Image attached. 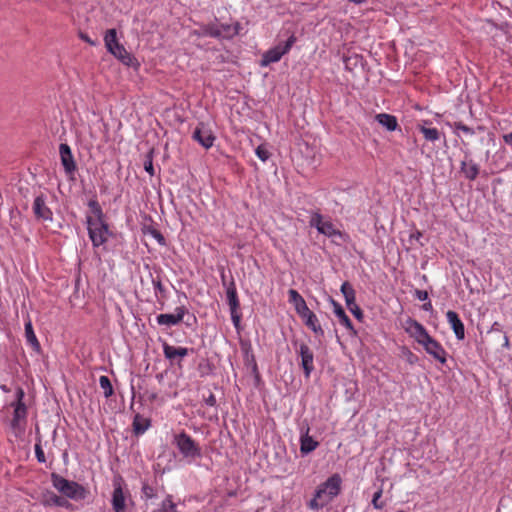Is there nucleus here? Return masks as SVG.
Here are the masks:
<instances>
[{
    "mask_svg": "<svg viewBox=\"0 0 512 512\" xmlns=\"http://www.w3.org/2000/svg\"><path fill=\"white\" fill-rule=\"evenodd\" d=\"M155 398H156V394H153V395L151 396V399H155Z\"/></svg>",
    "mask_w": 512,
    "mask_h": 512,
    "instance_id": "e2e57ef3",
    "label": "nucleus"
},
{
    "mask_svg": "<svg viewBox=\"0 0 512 512\" xmlns=\"http://www.w3.org/2000/svg\"><path fill=\"white\" fill-rule=\"evenodd\" d=\"M446 318L447 322L454 331L456 338L458 340H463L465 338V327L459 315L455 311L449 310L446 313Z\"/></svg>",
    "mask_w": 512,
    "mask_h": 512,
    "instance_id": "a211bd4d",
    "label": "nucleus"
},
{
    "mask_svg": "<svg viewBox=\"0 0 512 512\" xmlns=\"http://www.w3.org/2000/svg\"><path fill=\"white\" fill-rule=\"evenodd\" d=\"M430 123H431L430 121L425 120V121H423L422 124H418L417 127H418L419 131L423 134L426 141H429V142L438 141L441 136L440 131L437 128L428 127L427 125Z\"/></svg>",
    "mask_w": 512,
    "mask_h": 512,
    "instance_id": "b1692460",
    "label": "nucleus"
},
{
    "mask_svg": "<svg viewBox=\"0 0 512 512\" xmlns=\"http://www.w3.org/2000/svg\"><path fill=\"white\" fill-rule=\"evenodd\" d=\"M192 139L202 145L204 148L209 149L213 146L215 136L210 128L204 123H199L192 133Z\"/></svg>",
    "mask_w": 512,
    "mask_h": 512,
    "instance_id": "f8f14e48",
    "label": "nucleus"
},
{
    "mask_svg": "<svg viewBox=\"0 0 512 512\" xmlns=\"http://www.w3.org/2000/svg\"><path fill=\"white\" fill-rule=\"evenodd\" d=\"M205 403L206 405L211 407L215 406L217 403L215 395L213 393H210L209 396L205 398Z\"/></svg>",
    "mask_w": 512,
    "mask_h": 512,
    "instance_id": "3c124183",
    "label": "nucleus"
},
{
    "mask_svg": "<svg viewBox=\"0 0 512 512\" xmlns=\"http://www.w3.org/2000/svg\"><path fill=\"white\" fill-rule=\"evenodd\" d=\"M304 321L305 325L310 328L316 335L323 336L324 330L319 324L317 316L308 307L298 314Z\"/></svg>",
    "mask_w": 512,
    "mask_h": 512,
    "instance_id": "dca6fc26",
    "label": "nucleus"
},
{
    "mask_svg": "<svg viewBox=\"0 0 512 512\" xmlns=\"http://www.w3.org/2000/svg\"><path fill=\"white\" fill-rule=\"evenodd\" d=\"M289 302L293 305L297 304L299 301L303 299V297L294 289H290L288 291Z\"/></svg>",
    "mask_w": 512,
    "mask_h": 512,
    "instance_id": "a18cd8bd",
    "label": "nucleus"
},
{
    "mask_svg": "<svg viewBox=\"0 0 512 512\" xmlns=\"http://www.w3.org/2000/svg\"><path fill=\"white\" fill-rule=\"evenodd\" d=\"M25 337H26L27 343L32 347V349L35 352L40 353L41 345L35 335V332H34V329L32 326V322L29 318L25 322Z\"/></svg>",
    "mask_w": 512,
    "mask_h": 512,
    "instance_id": "393cba45",
    "label": "nucleus"
},
{
    "mask_svg": "<svg viewBox=\"0 0 512 512\" xmlns=\"http://www.w3.org/2000/svg\"><path fill=\"white\" fill-rule=\"evenodd\" d=\"M403 328L420 345L430 336L420 322L410 317L403 323Z\"/></svg>",
    "mask_w": 512,
    "mask_h": 512,
    "instance_id": "1a4fd4ad",
    "label": "nucleus"
},
{
    "mask_svg": "<svg viewBox=\"0 0 512 512\" xmlns=\"http://www.w3.org/2000/svg\"><path fill=\"white\" fill-rule=\"evenodd\" d=\"M104 42L107 50L117 51L123 45L118 42L116 29H109L104 36Z\"/></svg>",
    "mask_w": 512,
    "mask_h": 512,
    "instance_id": "c85d7f7f",
    "label": "nucleus"
},
{
    "mask_svg": "<svg viewBox=\"0 0 512 512\" xmlns=\"http://www.w3.org/2000/svg\"><path fill=\"white\" fill-rule=\"evenodd\" d=\"M341 292L345 298L346 305L354 304L356 300L355 290L349 282L345 281L342 283Z\"/></svg>",
    "mask_w": 512,
    "mask_h": 512,
    "instance_id": "7c9ffc66",
    "label": "nucleus"
},
{
    "mask_svg": "<svg viewBox=\"0 0 512 512\" xmlns=\"http://www.w3.org/2000/svg\"><path fill=\"white\" fill-rule=\"evenodd\" d=\"M309 432V426L301 428L300 452L302 455H308L319 446V443L309 435Z\"/></svg>",
    "mask_w": 512,
    "mask_h": 512,
    "instance_id": "f3484780",
    "label": "nucleus"
},
{
    "mask_svg": "<svg viewBox=\"0 0 512 512\" xmlns=\"http://www.w3.org/2000/svg\"><path fill=\"white\" fill-rule=\"evenodd\" d=\"M461 173L465 176L468 180H475L479 175V165L476 164L472 159L461 162L460 166Z\"/></svg>",
    "mask_w": 512,
    "mask_h": 512,
    "instance_id": "4be33fe9",
    "label": "nucleus"
},
{
    "mask_svg": "<svg viewBox=\"0 0 512 512\" xmlns=\"http://www.w3.org/2000/svg\"><path fill=\"white\" fill-rule=\"evenodd\" d=\"M309 224L327 237H343V233L331 221L324 220L323 216L318 212L312 214Z\"/></svg>",
    "mask_w": 512,
    "mask_h": 512,
    "instance_id": "6e6552de",
    "label": "nucleus"
},
{
    "mask_svg": "<svg viewBox=\"0 0 512 512\" xmlns=\"http://www.w3.org/2000/svg\"><path fill=\"white\" fill-rule=\"evenodd\" d=\"M347 307L358 320L363 318V312L361 308L356 304V300L354 301V304L347 305Z\"/></svg>",
    "mask_w": 512,
    "mask_h": 512,
    "instance_id": "79ce46f5",
    "label": "nucleus"
},
{
    "mask_svg": "<svg viewBox=\"0 0 512 512\" xmlns=\"http://www.w3.org/2000/svg\"><path fill=\"white\" fill-rule=\"evenodd\" d=\"M375 120L385 127L388 131H395L398 129L399 124L394 115L387 113H379L375 116Z\"/></svg>",
    "mask_w": 512,
    "mask_h": 512,
    "instance_id": "5701e85b",
    "label": "nucleus"
},
{
    "mask_svg": "<svg viewBox=\"0 0 512 512\" xmlns=\"http://www.w3.org/2000/svg\"><path fill=\"white\" fill-rule=\"evenodd\" d=\"M421 346L424 350L431 355L435 360L441 364H445L447 361V352L444 347L433 337L429 336Z\"/></svg>",
    "mask_w": 512,
    "mask_h": 512,
    "instance_id": "9b49d317",
    "label": "nucleus"
},
{
    "mask_svg": "<svg viewBox=\"0 0 512 512\" xmlns=\"http://www.w3.org/2000/svg\"><path fill=\"white\" fill-rule=\"evenodd\" d=\"M104 42L107 50L117 51L123 45L118 42L116 29H109L104 36Z\"/></svg>",
    "mask_w": 512,
    "mask_h": 512,
    "instance_id": "cd10ccee",
    "label": "nucleus"
},
{
    "mask_svg": "<svg viewBox=\"0 0 512 512\" xmlns=\"http://www.w3.org/2000/svg\"><path fill=\"white\" fill-rule=\"evenodd\" d=\"M208 27H212V24L211 23L201 24L198 30L193 31V34L196 36H209V34L203 33L204 29H206Z\"/></svg>",
    "mask_w": 512,
    "mask_h": 512,
    "instance_id": "de8ad7c7",
    "label": "nucleus"
},
{
    "mask_svg": "<svg viewBox=\"0 0 512 512\" xmlns=\"http://www.w3.org/2000/svg\"><path fill=\"white\" fill-rule=\"evenodd\" d=\"M163 353L166 359L173 361L175 358H184L189 350L186 347H175L167 342H163Z\"/></svg>",
    "mask_w": 512,
    "mask_h": 512,
    "instance_id": "412c9836",
    "label": "nucleus"
},
{
    "mask_svg": "<svg viewBox=\"0 0 512 512\" xmlns=\"http://www.w3.org/2000/svg\"><path fill=\"white\" fill-rule=\"evenodd\" d=\"M292 344L295 348L297 355L301 359V367L303 369L306 378H309L311 373L314 371V354L311 348L306 343H299L297 340H293Z\"/></svg>",
    "mask_w": 512,
    "mask_h": 512,
    "instance_id": "423d86ee",
    "label": "nucleus"
},
{
    "mask_svg": "<svg viewBox=\"0 0 512 512\" xmlns=\"http://www.w3.org/2000/svg\"><path fill=\"white\" fill-rule=\"evenodd\" d=\"M422 308H423V310H425V311H430V310H432V304H431V302H430V301H428V302L424 303V304H423V306H422Z\"/></svg>",
    "mask_w": 512,
    "mask_h": 512,
    "instance_id": "6e6d98bb",
    "label": "nucleus"
},
{
    "mask_svg": "<svg viewBox=\"0 0 512 512\" xmlns=\"http://www.w3.org/2000/svg\"><path fill=\"white\" fill-rule=\"evenodd\" d=\"M80 38L92 46L97 44V42L93 41L87 34L80 33Z\"/></svg>",
    "mask_w": 512,
    "mask_h": 512,
    "instance_id": "603ef678",
    "label": "nucleus"
},
{
    "mask_svg": "<svg viewBox=\"0 0 512 512\" xmlns=\"http://www.w3.org/2000/svg\"><path fill=\"white\" fill-rule=\"evenodd\" d=\"M212 27L204 29L203 33L209 34V37L219 40H230L239 34L241 26L239 22L232 24L211 23Z\"/></svg>",
    "mask_w": 512,
    "mask_h": 512,
    "instance_id": "20e7f679",
    "label": "nucleus"
},
{
    "mask_svg": "<svg viewBox=\"0 0 512 512\" xmlns=\"http://www.w3.org/2000/svg\"><path fill=\"white\" fill-rule=\"evenodd\" d=\"M397 512H406V511H404V510H398Z\"/></svg>",
    "mask_w": 512,
    "mask_h": 512,
    "instance_id": "0e129e2a",
    "label": "nucleus"
},
{
    "mask_svg": "<svg viewBox=\"0 0 512 512\" xmlns=\"http://www.w3.org/2000/svg\"><path fill=\"white\" fill-rule=\"evenodd\" d=\"M350 2L354 3V4H362L364 3L366 0H349Z\"/></svg>",
    "mask_w": 512,
    "mask_h": 512,
    "instance_id": "13d9d810",
    "label": "nucleus"
},
{
    "mask_svg": "<svg viewBox=\"0 0 512 512\" xmlns=\"http://www.w3.org/2000/svg\"><path fill=\"white\" fill-rule=\"evenodd\" d=\"M415 296L420 301H426L429 298L428 292L425 291V290H416L415 291Z\"/></svg>",
    "mask_w": 512,
    "mask_h": 512,
    "instance_id": "09e8293b",
    "label": "nucleus"
},
{
    "mask_svg": "<svg viewBox=\"0 0 512 512\" xmlns=\"http://www.w3.org/2000/svg\"><path fill=\"white\" fill-rule=\"evenodd\" d=\"M51 480L54 488L67 498L79 501L84 500L88 495V490L85 487L56 473L51 474Z\"/></svg>",
    "mask_w": 512,
    "mask_h": 512,
    "instance_id": "7ed1b4c3",
    "label": "nucleus"
},
{
    "mask_svg": "<svg viewBox=\"0 0 512 512\" xmlns=\"http://www.w3.org/2000/svg\"><path fill=\"white\" fill-rule=\"evenodd\" d=\"M153 512H178L172 496L168 495L160 504V507Z\"/></svg>",
    "mask_w": 512,
    "mask_h": 512,
    "instance_id": "2f4dec72",
    "label": "nucleus"
},
{
    "mask_svg": "<svg viewBox=\"0 0 512 512\" xmlns=\"http://www.w3.org/2000/svg\"><path fill=\"white\" fill-rule=\"evenodd\" d=\"M328 502L325 501V498L323 497H317L316 495L314 498L310 501L309 506L313 509H318L320 507H323Z\"/></svg>",
    "mask_w": 512,
    "mask_h": 512,
    "instance_id": "c03bdc74",
    "label": "nucleus"
},
{
    "mask_svg": "<svg viewBox=\"0 0 512 512\" xmlns=\"http://www.w3.org/2000/svg\"><path fill=\"white\" fill-rule=\"evenodd\" d=\"M112 507L115 512H125V496L120 481H114V490L112 494Z\"/></svg>",
    "mask_w": 512,
    "mask_h": 512,
    "instance_id": "6ab92c4d",
    "label": "nucleus"
},
{
    "mask_svg": "<svg viewBox=\"0 0 512 512\" xmlns=\"http://www.w3.org/2000/svg\"><path fill=\"white\" fill-rule=\"evenodd\" d=\"M133 431L136 435H141L145 433V431L150 426V420L141 416L140 414H136L133 419Z\"/></svg>",
    "mask_w": 512,
    "mask_h": 512,
    "instance_id": "c756f323",
    "label": "nucleus"
},
{
    "mask_svg": "<svg viewBox=\"0 0 512 512\" xmlns=\"http://www.w3.org/2000/svg\"><path fill=\"white\" fill-rule=\"evenodd\" d=\"M477 130H479V131H484V127H483V126H478V127H477Z\"/></svg>",
    "mask_w": 512,
    "mask_h": 512,
    "instance_id": "bf43d9fd",
    "label": "nucleus"
},
{
    "mask_svg": "<svg viewBox=\"0 0 512 512\" xmlns=\"http://www.w3.org/2000/svg\"><path fill=\"white\" fill-rule=\"evenodd\" d=\"M238 310L239 309H230L231 320L236 329L239 328L241 321V315L238 313Z\"/></svg>",
    "mask_w": 512,
    "mask_h": 512,
    "instance_id": "49530a36",
    "label": "nucleus"
},
{
    "mask_svg": "<svg viewBox=\"0 0 512 512\" xmlns=\"http://www.w3.org/2000/svg\"><path fill=\"white\" fill-rule=\"evenodd\" d=\"M503 346L509 348V338L507 335H504Z\"/></svg>",
    "mask_w": 512,
    "mask_h": 512,
    "instance_id": "4d7b16f0",
    "label": "nucleus"
},
{
    "mask_svg": "<svg viewBox=\"0 0 512 512\" xmlns=\"http://www.w3.org/2000/svg\"><path fill=\"white\" fill-rule=\"evenodd\" d=\"M32 210L34 216L42 221H52L53 212L47 205V198L43 193L37 195L34 199Z\"/></svg>",
    "mask_w": 512,
    "mask_h": 512,
    "instance_id": "9d476101",
    "label": "nucleus"
},
{
    "mask_svg": "<svg viewBox=\"0 0 512 512\" xmlns=\"http://www.w3.org/2000/svg\"><path fill=\"white\" fill-rule=\"evenodd\" d=\"M88 207L94 215V217L87 216L86 218L88 235L93 246L99 247L108 240V224L104 219L105 216L103 210L96 199H91L88 202Z\"/></svg>",
    "mask_w": 512,
    "mask_h": 512,
    "instance_id": "f257e3e1",
    "label": "nucleus"
},
{
    "mask_svg": "<svg viewBox=\"0 0 512 512\" xmlns=\"http://www.w3.org/2000/svg\"><path fill=\"white\" fill-rule=\"evenodd\" d=\"M49 502H51L59 507H66L69 504L66 499H64L63 497L57 496L55 494L51 495Z\"/></svg>",
    "mask_w": 512,
    "mask_h": 512,
    "instance_id": "a19ab883",
    "label": "nucleus"
},
{
    "mask_svg": "<svg viewBox=\"0 0 512 512\" xmlns=\"http://www.w3.org/2000/svg\"><path fill=\"white\" fill-rule=\"evenodd\" d=\"M342 479L339 474H333L316 490L317 497L325 498L326 502L337 496L341 489Z\"/></svg>",
    "mask_w": 512,
    "mask_h": 512,
    "instance_id": "0eeeda50",
    "label": "nucleus"
},
{
    "mask_svg": "<svg viewBox=\"0 0 512 512\" xmlns=\"http://www.w3.org/2000/svg\"><path fill=\"white\" fill-rule=\"evenodd\" d=\"M294 307H295L297 314H300L301 311L306 309L308 306L303 298L301 301H299L297 304H295Z\"/></svg>",
    "mask_w": 512,
    "mask_h": 512,
    "instance_id": "8fccbe9b",
    "label": "nucleus"
},
{
    "mask_svg": "<svg viewBox=\"0 0 512 512\" xmlns=\"http://www.w3.org/2000/svg\"><path fill=\"white\" fill-rule=\"evenodd\" d=\"M59 154L61 159V164L63 165L64 171L68 176H73L77 166L71 151V148L66 143H61L59 146Z\"/></svg>",
    "mask_w": 512,
    "mask_h": 512,
    "instance_id": "ddd939ff",
    "label": "nucleus"
},
{
    "mask_svg": "<svg viewBox=\"0 0 512 512\" xmlns=\"http://www.w3.org/2000/svg\"><path fill=\"white\" fill-rule=\"evenodd\" d=\"M503 141L512 147V131L503 135Z\"/></svg>",
    "mask_w": 512,
    "mask_h": 512,
    "instance_id": "864d4df0",
    "label": "nucleus"
},
{
    "mask_svg": "<svg viewBox=\"0 0 512 512\" xmlns=\"http://www.w3.org/2000/svg\"><path fill=\"white\" fill-rule=\"evenodd\" d=\"M226 297L229 309H239L240 302L237 295V289L234 280L232 279L226 287Z\"/></svg>",
    "mask_w": 512,
    "mask_h": 512,
    "instance_id": "bb28decb",
    "label": "nucleus"
},
{
    "mask_svg": "<svg viewBox=\"0 0 512 512\" xmlns=\"http://www.w3.org/2000/svg\"><path fill=\"white\" fill-rule=\"evenodd\" d=\"M331 303L333 306V312L339 319L340 324L343 325L346 329H348L352 335H356V330L354 329L353 324L350 318L345 313L343 307L333 299L331 300Z\"/></svg>",
    "mask_w": 512,
    "mask_h": 512,
    "instance_id": "aec40b11",
    "label": "nucleus"
},
{
    "mask_svg": "<svg viewBox=\"0 0 512 512\" xmlns=\"http://www.w3.org/2000/svg\"><path fill=\"white\" fill-rule=\"evenodd\" d=\"M35 456L37 458V461L39 463H45L46 462V457H45V454H44V451L42 449V445H41V438L39 437L36 444H35Z\"/></svg>",
    "mask_w": 512,
    "mask_h": 512,
    "instance_id": "c9c22d12",
    "label": "nucleus"
},
{
    "mask_svg": "<svg viewBox=\"0 0 512 512\" xmlns=\"http://www.w3.org/2000/svg\"><path fill=\"white\" fill-rule=\"evenodd\" d=\"M253 370L257 371V364L254 362Z\"/></svg>",
    "mask_w": 512,
    "mask_h": 512,
    "instance_id": "680f3d73",
    "label": "nucleus"
},
{
    "mask_svg": "<svg viewBox=\"0 0 512 512\" xmlns=\"http://www.w3.org/2000/svg\"><path fill=\"white\" fill-rule=\"evenodd\" d=\"M382 496V489H378L372 498V505L375 509H382L384 507V502L380 501V498Z\"/></svg>",
    "mask_w": 512,
    "mask_h": 512,
    "instance_id": "58836bf2",
    "label": "nucleus"
},
{
    "mask_svg": "<svg viewBox=\"0 0 512 512\" xmlns=\"http://www.w3.org/2000/svg\"><path fill=\"white\" fill-rule=\"evenodd\" d=\"M152 284L154 286V289H155L156 293H160L164 297L166 290H165V288H164V286L162 284L161 279L159 277L153 278L152 279Z\"/></svg>",
    "mask_w": 512,
    "mask_h": 512,
    "instance_id": "37998d69",
    "label": "nucleus"
},
{
    "mask_svg": "<svg viewBox=\"0 0 512 512\" xmlns=\"http://www.w3.org/2000/svg\"><path fill=\"white\" fill-rule=\"evenodd\" d=\"M188 310L185 306L176 307L174 314H159L156 321L159 325L174 326L179 324Z\"/></svg>",
    "mask_w": 512,
    "mask_h": 512,
    "instance_id": "4468645a",
    "label": "nucleus"
},
{
    "mask_svg": "<svg viewBox=\"0 0 512 512\" xmlns=\"http://www.w3.org/2000/svg\"><path fill=\"white\" fill-rule=\"evenodd\" d=\"M222 282H223V285H226V281H225V276L222 275Z\"/></svg>",
    "mask_w": 512,
    "mask_h": 512,
    "instance_id": "052dcab7",
    "label": "nucleus"
},
{
    "mask_svg": "<svg viewBox=\"0 0 512 512\" xmlns=\"http://www.w3.org/2000/svg\"><path fill=\"white\" fill-rule=\"evenodd\" d=\"M255 152H256V155L258 156V158L261 159L262 161H266L270 157V153L264 145H259L256 148Z\"/></svg>",
    "mask_w": 512,
    "mask_h": 512,
    "instance_id": "ea45409f",
    "label": "nucleus"
},
{
    "mask_svg": "<svg viewBox=\"0 0 512 512\" xmlns=\"http://www.w3.org/2000/svg\"><path fill=\"white\" fill-rule=\"evenodd\" d=\"M110 53L128 67L138 65L136 58L124 46L120 47L117 51H110Z\"/></svg>",
    "mask_w": 512,
    "mask_h": 512,
    "instance_id": "a878e982",
    "label": "nucleus"
},
{
    "mask_svg": "<svg viewBox=\"0 0 512 512\" xmlns=\"http://www.w3.org/2000/svg\"><path fill=\"white\" fill-rule=\"evenodd\" d=\"M144 169L147 173H149L150 176H154L155 171L153 166L152 151L146 155V159L144 161Z\"/></svg>",
    "mask_w": 512,
    "mask_h": 512,
    "instance_id": "4c0bfd02",
    "label": "nucleus"
},
{
    "mask_svg": "<svg viewBox=\"0 0 512 512\" xmlns=\"http://www.w3.org/2000/svg\"><path fill=\"white\" fill-rule=\"evenodd\" d=\"M99 385L104 391L105 398H109L113 395L114 390H113L111 381L107 376H105V375L100 376Z\"/></svg>",
    "mask_w": 512,
    "mask_h": 512,
    "instance_id": "473e14b6",
    "label": "nucleus"
},
{
    "mask_svg": "<svg viewBox=\"0 0 512 512\" xmlns=\"http://www.w3.org/2000/svg\"><path fill=\"white\" fill-rule=\"evenodd\" d=\"M421 237H422V233L419 231H416L415 233L411 234V238L415 239L417 241H419Z\"/></svg>",
    "mask_w": 512,
    "mask_h": 512,
    "instance_id": "5fc2aeb1",
    "label": "nucleus"
},
{
    "mask_svg": "<svg viewBox=\"0 0 512 512\" xmlns=\"http://www.w3.org/2000/svg\"><path fill=\"white\" fill-rule=\"evenodd\" d=\"M141 491H142V497L145 498L146 500L153 499L157 495L155 489L147 483H144L142 485Z\"/></svg>",
    "mask_w": 512,
    "mask_h": 512,
    "instance_id": "f704fd0d",
    "label": "nucleus"
},
{
    "mask_svg": "<svg viewBox=\"0 0 512 512\" xmlns=\"http://www.w3.org/2000/svg\"><path fill=\"white\" fill-rule=\"evenodd\" d=\"M172 444L188 462L202 457L200 445L186 432L182 431L173 436Z\"/></svg>",
    "mask_w": 512,
    "mask_h": 512,
    "instance_id": "f03ea898",
    "label": "nucleus"
},
{
    "mask_svg": "<svg viewBox=\"0 0 512 512\" xmlns=\"http://www.w3.org/2000/svg\"><path fill=\"white\" fill-rule=\"evenodd\" d=\"M295 42L296 37L294 34H292L289 36V38L284 44L280 43L275 47L269 49L262 56L261 66H268L271 63L278 62L283 55L290 51L291 47L294 45Z\"/></svg>",
    "mask_w": 512,
    "mask_h": 512,
    "instance_id": "39448f33",
    "label": "nucleus"
},
{
    "mask_svg": "<svg viewBox=\"0 0 512 512\" xmlns=\"http://www.w3.org/2000/svg\"><path fill=\"white\" fill-rule=\"evenodd\" d=\"M144 233L151 235L160 245H165V238L158 229L149 226L144 229Z\"/></svg>",
    "mask_w": 512,
    "mask_h": 512,
    "instance_id": "72a5a7b5",
    "label": "nucleus"
},
{
    "mask_svg": "<svg viewBox=\"0 0 512 512\" xmlns=\"http://www.w3.org/2000/svg\"><path fill=\"white\" fill-rule=\"evenodd\" d=\"M16 397H17V401H16V404H15L13 419H12V422H11L13 428L18 427L19 426V422L21 420H24L26 418V415H27V408H26V405L23 402L24 391H23L22 388H18L17 389Z\"/></svg>",
    "mask_w": 512,
    "mask_h": 512,
    "instance_id": "2eb2a0df",
    "label": "nucleus"
},
{
    "mask_svg": "<svg viewBox=\"0 0 512 512\" xmlns=\"http://www.w3.org/2000/svg\"><path fill=\"white\" fill-rule=\"evenodd\" d=\"M454 129L457 131L463 132L465 135H473L475 134V130L467 125H465L463 122L458 121L454 122Z\"/></svg>",
    "mask_w": 512,
    "mask_h": 512,
    "instance_id": "e433bc0d",
    "label": "nucleus"
}]
</instances>
